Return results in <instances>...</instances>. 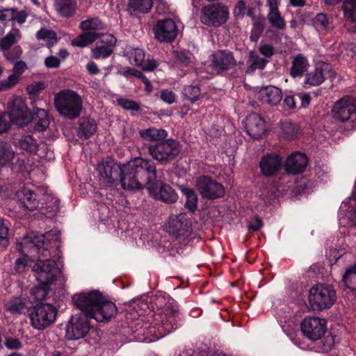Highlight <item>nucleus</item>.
Segmentation results:
<instances>
[{"label": "nucleus", "mask_w": 356, "mask_h": 356, "mask_svg": "<svg viewBox=\"0 0 356 356\" xmlns=\"http://www.w3.org/2000/svg\"><path fill=\"white\" fill-rule=\"evenodd\" d=\"M120 182L125 190H138L156 179L155 164L150 160L136 158L120 168Z\"/></svg>", "instance_id": "obj_1"}, {"label": "nucleus", "mask_w": 356, "mask_h": 356, "mask_svg": "<svg viewBox=\"0 0 356 356\" xmlns=\"http://www.w3.org/2000/svg\"><path fill=\"white\" fill-rule=\"evenodd\" d=\"M178 317L176 303L168 301L163 307L161 313L157 315L156 321L161 322V325L156 323L154 325L146 327L144 331V341L147 343L153 342L175 330L177 327Z\"/></svg>", "instance_id": "obj_2"}, {"label": "nucleus", "mask_w": 356, "mask_h": 356, "mask_svg": "<svg viewBox=\"0 0 356 356\" xmlns=\"http://www.w3.org/2000/svg\"><path fill=\"white\" fill-rule=\"evenodd\" d=\"M60 240V233L57 231H50L44 234H30L22 238L20 243V250L22 252L28 254L40 253L42 256H48V245L51 248L56 247Z\"/></svg>", "instance_id": "obj_3"}, {"label": "nucleus", "mask_w": 356, "mask_h": 356, "mask_svg": "<svg viewBox=\"0 0 356 356\" xmlns=\"http://www.w3.org/2000/svg\"><path fill=\"white\" fill-rule=\"evenodd\" d=\"M54 106L58 113L70 120L78 118L82 111L83 99L72 90H63L56 94Z\"/></svg>", "instance_id": "obj_4"}, {"label": "nucleus", "mask_w": 356, "mask_h": 356, "mask_svg": "<svg viewBox=\"0 0 356 356\" xmlns=\"http://www.w3.org/2000/svg\"><path fill=\"white\" fill-rule=\"evenodd\" d=\"M181 145L172 138L151 144L148 147L149 155L160 164H166L174 160L180 153Z\"/></svg>", "instance_id": "obj_5"}, {"label": "nucleus", "mask_w": 356, "mask_h": 356, "mask_svg": "<svg viewBox=\"0 0 356 356\" xmlns=\"http://www.w3.org/2000/svg\"><path fill=\"white\" fill-rule=\"evenodd\" d=\"M336 300L334 289L329 285L316 284L309 291V302L314 310L330 308Z\"/></svg>", "instance_id": "obj_6"}, {"label": "nucleus", "mask_w": 356, "mask_h": 356, "mask_svg": "<svg viewBox=\"0 0 356 356\" xmlns=\"http://www.w3.org/2000/svg\"><path fill=\"white\" fill-rule=\"evenodd\" d=\"M332 112L335 120L350 123L351 128L356 127L355 101L353 97H344L337 101Z\"/></svg>", "instance_id": "obj_7"}, {"label": "nucleus", "mask_w": 356, "mask_h": 356, "mask_svg": "<svg viewBox=\"0 0 356 356\" xmlns=\"http://www.w3.org/2000/svg\"><path fill=\"white\" fill-rule=\"evenodd\" d=\"M102 294L97 290L76 293L73 296L74 305L82 312L81 314L91 318L94 310L101 302Z\"/></svg>", "instance_id": "obj_8"}, {"label": "nucleus", "mask_w": 356, "mask_h": 356, "mask_svg": "<svg viewBox=\"0 0 356 356\" xmlns=\"http://www.w3.org/2000/svg\"><path fill=\"white\" fill-rule=\"evenodd\" d=\"M229 15V9L227 6L216 3L202 8L200 20L207 26L218 27L227 22Z\"/></svg>", "instance_id": "obj_9"}, {"label": "nucleus", "mask_w": 356, "mask_h": 356, "mask_svg": "<svg viewBox=\"0 0 356 356\" xmlns=\"http://www.w3.org/2000/svg\"><path fill=\"white\" fill-rule=\"evenodd\" d=\"M33 271L40 284H54L60 273L56 263L51 259L38 261L33 266Z\"/></svg>", "instance_id": "obj_10"}, {"label": "nucleus", "mask_w": 356, "mask_h": 356, "mask_svg": "<svg viewBox=\"0 0 356 356\" xmlns=\"http://www.w3.org/2000/svg\"><path fill=\"white\" fill-rule=\"evenodd\" d=\"M56 314V308L50 304L38 305L31 314V325L37 330H43L54 322Z\"/></svg>", "instance_id": "obj_11"}, {"label": "nucleus", "mask_w": 356, "mask_h": 356, "mask_svg": "<svg viewBox=\"0 0 356 356\" xmlns=\"http://www.w3.org/2000/svg\"><path fill=\"white\" fill-rule=\"evenodd\" d=\"M8 113L11 121L19 126L27 124L32 119V113L25 100L20 97H14L9 101Z\"/></svg>", "instance_id": "obj_12"}, {"label": "nucleus", "mask_w": 356, "mask_h": 356, "mask_svg": "<svg viewBox=\"0 0 356 356\" xmlns=\"http://www.w3.org/2000/svg\"><path fill=\"white\" fill-rule=\"evenodd\" d=\"M88 317L79 314L72 316L66 327V337L70 340L83 338L90 330Z\"/></svg>", "instance_id": "obj_13"}, {"label": "nucleus", "mask_w": 356, "mask_h": 356, "mask_svg": "<svg viewBox=\"0 0 356 356\" xmlns=\"http://www.w3.org/2000/svg\"><path fill=\"white\" fill-rule=\"evenodd\" d=\"M197 190L203 197L213 200L225 194L223 186L209 177L202 176L197 179Z\"/></svg>", "instance_id": "obj_14"}, {"label": "nucleus", "mask_w": 356, "mask_h": 356, "mask_svg": "<svg viewBox=\"0 0 356 356\" xmlns=\"http://www.w3.org/2000/svg\"><path fill=\"white\" fill-rule=\"evenodd\" d=\"M301 330L308 339L316 341L325 333L326 321L317 317H306L301 323Z\"/></svg>", "instance_id": "obj_15"}, {"label": "nucleus", "mask_w": 356, "mask_h": 356, "mask_svg": "<svg viewBox=\"0 0 356 356\" xmlns=\"http://www.w3.org/2000/svg\"><path fill=\"white\" fill-rule=\"evenodd\" d=\"M117 42L116 38L110 33H102L97 40L96 46L91 49V56L95 59H104L114 51Z\"/></svg>", "instance_id": "obj_16"}, {"label": "nucleus", "mask_w": 356, "mask_h": 356, "mask_svg": "<svg viewBox=\"0 0 356 356\" xmlns=\"http://www.w3.org/2000/svg\"><path fill=\"white\" fill-rule=\"evenodd\" d=\"M155 38L161 42L172 41L177 35L178 29L170 19L159 20L154 28Z\"/></svg>", "instance_id": "obj_17"}, {"label": "nucleus", "mask_w": 356, "mask_h": 356, "mask_svg": "<svg viewBox=\"0 0 356 356\" xmlns=\"http://www.w3.org/2000/svg\"><path fill=\"white\" fill-rule=\"evenodd\" d=\"M99 181L101 184L108 186L117 179L120 168L113 161H102L98 163Z\"/></svg>", "instance_id": "obj_18"}, {"label": "nucleus", "mask_w": 356, "mask_h": 356, "mask_svg": "<svg viewBox=\"0 0 356 356\" xmlns=\"http://www.w3.org/2000/svg\"><path fill=\"white\" fill-rule=\"evenodd\" d=\"M147 189L151 197L165 203L172 204L178 199V195L174 189L170 186L161 182L151 185Z\"/></svg>", "instance_id": "obj_19"}, {"label": "nucleus", "mask_w": 356, "mask_h": 356, "mask_svg": "<svg viewBox=\"0 0 356 356\" xmlns=\"http://www.w3.org/2000/svg\"><path fill=\"white\" fill-rule=\"evenodd\" d=\"M165 229L170 234L176 237L186 234L190 229V222L186 214L171 215Z\"/></svg>", "instance_id": "obj_20"}, {"label": "nucleus", "mask_w": 356, "mask_h": 356, "mask_svg": "<svg viewBox=\"0 0 356 356\" xmlns=\"http://www.w3.org/2000/svg\"><path fill=\"white\" fill-rule=\"evenodd\" d=\"M245 127L248 135L254 139L263 137L266 132V122L257 113H251L246 118Z\"/></svg>", "instance_id": "obj_21"}, {"label": "nucleus", "mask_w": 356, "mask_h": 356, "mask_svg": "<svg viewBox=\"0 0 356 356\" xmlns=\"http://www.w3.org/2000/svg\"><path fill=\"white\" fill-rule=\"evenodd\" d=\"M118 309L115 305L106 300L102 296L101 302L98 303L91 318L99 323H106L116 315Z\"/></svg>", "instance_id": "obj_22"}, {"label": "nucleus", "mask_w": 356, "mask_h": 356, "mask_svg": "<svg viewBox=\"0 0 356 356\" xmlns=\"http://www.w3.org/2000/svg\"><path fill=\"white\" fill-rule=\"evenodd\" d=\"M211 66L217 72L228 70L236 65V61L229 51L220 50L214 52L211 58Z\"/></svg>", "instance_id": "obj_23"}, {"label": "nucleus", "mask_w": 356, "mask_h": 356, "mask_svg": "<svg viewBox=\"0 0 356 356\" xmlns=\"http://www.w3.org/2000/svg\"><path fill=\"white\" fill-rule=\"evenodd\" d=\"M282 163V158L277 154L271 153L261 158L259 167L264 176H271L280 170Z\"/></svg>", "instance_id": "obj_24"}, {"label": "nucleus", "mask_w": 356, "mask_h": 356, "mask_svg": "<svg viewBox=\"0 0 356 356\" xmlns=\"http://www.w3.org/2000/svg\"><path fill=\"white\" fill-rule=\"evenodd\" d=\"M307 163L308 159L305 154L300 152H293L287 157L284 168L289 173L298 174L306 169Z\"/></svg>", "instance_id": "obj_25"}, {"label": "nucleus", "mask_w": 356, "mask_h": 356, "mask_svg": "<svg viewBox=\"0 0 356 356\" xmlns=\"http://www.w3.org/2000/svg\"><path fill=\"white\" fill-rule=\"evenodd\" d=\"M339 216L341 224H345L346 217H348L350 225L356 226V193L341 204Z\"/></svg>", "instance_id": "obj_26"}, {"label": "nucleus", "mask_w": 356, "mask_h": 356, "mask_svg": "<svg viewBox=\"0 0 356 356\" xmlns=\"http://www.w3.org/2000/svg\"><path fill=\"white\" fill-rule=\"evenodd\" d=\"M16 197L22 207L29 211L35 210L38 206V201L35 193L29 188H22L16 193Z\"/></svg>", "instance_id": "obj_27"}, {"label": "nucleus", "mask_w": 356, "mask_h": 356, "mask_svg": "<svg viewBox=\"0 0 356 356\" xmlns=\"http://www.w3.org/2000/svg\"><path fill=\"white\" fill-rule=\"evenodd\" d=\"M259 97L261 100L270 105H277L280 102L282 94L278 88L268 86L259 90Z\"/></svg>", "instance_id": "obj_28"}, {"label": "nucleus", "mask_w": 356, "mask_h": 356, "mask_svg": "<svg viewBox=\"0 0 356 356\" xmlns=\"http://www.w3.org/2000/svg\"><path fill=\"white\" fill-rule=\"evenodd\" d=\"M54 6L59 15L69 17L74 14L76 2L75 0H55Z\"/></svg>", "instance_id": "obj_29"}, {"label": "nucleus", "mask_w": 356, "mask_h": 356, "mask_svg": "<svg viewBox=\"0 0 356 356\" xmlns=\"http://www.w3.org/2000/svg\"><path fill=\"white\" fill-rule=\"evenodd\" d=\"M139 135L145 140L156 143L164 140L168 136V132L163 129L150 127L140 130Z\"/></svg>", "instance_id": "obj_30"}, {"label": "nucleus", "mask_w": 356, "mask_h": 356, "mask_svg": "<svg viewBox=\"0 0 356 356\" xmlns=\"http://www.w3.org/2000/svg\"><path fill=\"white\" fill-rule=\"evenodd\" d=\"M34 113L32 119L35 124V129L38 131H44L49 125V119L46 110L43 108H34Z\"/></svg>", "instance_id": "obj_31"}, {"label": "nucleus", "mask_w": 356, "mask_h": 356, "mask_svg": "<svg viewBox=\"0 0 356 356\" xmlns=\"http://www.w3.org/2000/svg\"><path fill=\"white\" fill-rule=\"evenodd\" d=\"M324 67H325L327 68L328 67V65H327V64L319 65L318 66H317L316 67V69L314 71L308 73L306 75L305 83L306 84H308L309 86H318V85L321 84L325 79V76H324V74H323Z\"/></svg>", "instance_id": "obj_32"}, {"label": "nucleus", "mask_w": 356, "mask_h": 356, "mask_svg": "<svg viewBox=\"0 0 356 356\" xmlns=\"http://www.w3.org/2000/svg\"><path fill=\"white\" fill-rule=\"evenodd\" d=\"M102 33L88 31L79 35L72 41V44L75 47H83L97 40Z\"/></svg>", "instance_id": "obj_33"}, {"label": "nucleus", "mask_w": 356, "mask_h": 356, "mask_svg": "<svg viewBox=\"0 0 356 356\" xmlns=\"http://www.w3.org/2000/svg\"><path fill=\"white\" fill-rule=\"evenodd\" d=\"M309 67V62L306 58L298 55L293 58L291 69V75L293 77L301 76Z\"/></svg>", "instance_id": "obj_34"}, {"label": "nucleus", "mask_w": 356, "mask_h": 356, "mask_svg": "<svg viewBox=\"0 0 356 356\" xmlns=\"http://www.w3.org/2000/svg\"><path fill=\"white\" fill-rule=\"evenodd\" d=\"M97 130V124L92 119H83L79 126V136L85 139L92 136Z\"/></svg>", "instance_id": "obj_35"}, {"label": "nucleus", "mask_w": 356, "mask_h": 356, "mask_svg": "<svg viewBox=\"0 0 356 356\" xmlns=\"http://www.w3.org/2000/svg\"><path fill=\"white\" fill-rule=\"evenodd\" d=\"M126 55L129 62L136 66H142L144 63L145 54L141 49L129 47L126 50Z\"/></svg>", "instance_id": "obj_36"}, {"label": "nucleus", "mask_w": 356, "mask_h": 356, "mask_svg": "<svg viewBox=\"0 0 356 356\" xmlns=\"http://www.w3.org/2000/svg\"><path fill=\"white\" fill-rule=\"evenodd\" d=\"M249 62L250 66L247 67V73H252L256 69H264L268 63V60L265 58H261L254 51L250 53Z\"/></svg>", "instance_id": "obj_37"}, {"label": "nucleus", "mask_w": 356, "mask_h": 356, "mask_svg": "<svg viewBox=\"0 0 356 356\" xmlns=\"http://www.w3.org/2000/svg\"><path fill=\"white\" fill-rule=\"evenodd\" d=\"M153 6V0H129V6L140 13H149Z\"/></svg>", "instance_id": "obj_38"}, {"label": "nucleus", "mask_w": 356, "mask_h": 356, "mask_svg": "<svg viewBox=\"0 0 356 356\" xmlns=\"http://www.w3.org/2000/svg\"><path fill=\"white\" fill-rule=\"evenodd\" d=\"M343 282L347 288L356 291V264L346 268L343 276Z\"/></svg>", "instance_id": "obj_39"}, {"label": "nucleus", "mask_w": 356, "mask_h": 356, "mask_svg": "<svg viewBox=\"0 0 356 356\" xmlns=\"http://www.w3.org/2000/svg\"><path fill=\"white\" fill-rule=\"evenodd\" d=\"M265 18L259 15L257 19L252 21V29L250 33V39L257 42L264 30Z\"/></svg>", "instance_id": "obj_40"}, {"label": "nucleus", "mask_w": 356, "mask_h": 356, "mask_svg": "<svg viewBox=\"0 0 356 356\" xmlns=\"http://www.w3.org/2000/svg\"><path fill=\"white\" fill-rule=\"evenodd\" d=\"M80 28L87 32H95V31L104 29L105 26L98 18H91L81 22Z\"/></svg>", "instance_id": "obj_41"}, {"label": "nucleus", "mask_w": 356, "mask_h": 356, "mask_svg": "<svg viewBox=\"0 0 356 356\" xmlns=\"http://www.w3.org/2000/svg\"><path fill=\"white\" fill-rule=\"evenodd\" d=\"M345 18L351 22H356V0H346L343 5Z\"/></svg>", "instance_id": "obj_42"}, {"label": "nucleus", "mask_w": 356, "mask_h": 356, "mask_svg": "<svg viewBox=\"0 0 356 356\" xmlns=\"http://www.w3.org/2000/svg\"><path fill=\"white\" fill-rule=\"evenodd\" d=\"M298 131V127L291 122H285L282 124V136L285 139H293L297 136Z\"/></svg>", "instance_id": "obj_43"}, {"label": "nucleus", "mask_w": 356, "mask_h": 356, "mask_svg": "<svg viewBox=\"0 0 356 356\" xmlns=\"http://www.w3.org/2000/svg\"><path fill=\"white\" fill-rule=\"evenodd\" d=\"M51 284H40L31 289V294L35 300H42L45 299L51 290Z\"/></svg>", "instance_id": "obj_44"}, {"label": "nucleus", "mask_w": 356, "mask_h": 356, "mask_svg": "<svg viewBox=\"0 0 356 356\" xmlns=\"http://www.w3.org/2000/svg\"><path fill=\"white\" fill-rule=\"evenodd\" d=\"M182 192L186 196V207L191 211L197 209V198L195 191L189 188H182Z\"/></svg>", "instance_id": "obj_45"}, {"label": "nucleus", "mask_w": 356, "mask_h": 356, "mask_svg": "<svg viewBox=\"0 0 356 356\" xmlns=\"http://www.w3.org/2000/svg\"><path fill=\"white\" fill-rule=\"evenodd\" d=\"M19 147L31 153L37 152V144L34 138L31 136H24L19 140Z\"/></svg>", "instance_id": "obj_46"}, {"label": "nucleus", "mask_w": 356, "mask_h": 356, "mask_svg": "<svg viewBox=\"0 0 356 356\" xmlns=\"http://www.w3.org/2000/svg\"><path fill=\"white\" fill-rule=\"evenodd\" d=\"M183 95L192 102L198 100L200 96V89L197 86H188L183 90Z\"/></svg>", "instance_id": "obj_47"}, {"label": "nucleus", "mask_w": 356, "mask_h": 356, "mask_svg": "<svg viewBox=\"0 0 356 356\" xmlns=\"http://www.w3.org/2000/svg\"><path fill=\"white\" fill-rule=\"evenodd\" d=\"M19 37V31L18 29H13L1 40V49H8L16 42L17 38Z\"/></svg>", "instance_id": "obj_48"}, {"label": "nucleus", "mask_w": 356, "mask_h": 356, "mask_svg": "<svg viewBox=\"0 0 356 356\" xmlns=\"http://www.w3.org/2000/svg\"><path fill=\"white\" fill-rule=\"evenodd\" d=\"M36 37L38 40H44L49 44H54L57 40L56 33L46 29H42L38 31Z\"/></svg>", "instance_id": "obj_49"}, {"label": "nucleus", "mask_w": 356, "mask_h": 356, "mask_svg": "<svg viewBox=\"0 0 356 356\" xmlns=\"http://www.w3.org/2000/svg\"><path fill=\"white\" fill-rule=\"evenodd\" d=\"M268 19L271 25L278 29H284L286 26V23L284 18L281 16L280 12L267 15Z\"/></svg>", "instance_id": "obj_50"}, {"label": "nucleus", "mask_w": 356, "mask_h": 356, "mask_svg": "<svg viewBox=\"0 0 356 356\" xmlns=\"http://www.w3.org/2000/svg\"><path fill=\"white\" fill-rule=\"evenodd\" d=\"M15 153L7 145L1 146V166L10 163L14 158Z\"/></svg>", "instance_id": "obj_51"}, {"label": "nucleus", "mask_w": 356, "mask_h": 356, "mask_svg": "<svg viewBox=\"0 0 356 356\" xmlns=\"http://www.w3.org/2000/svg\"><path fill=\"white\" fill-rule=\"evenodd\" d=\"M6 308L8 311L14 312H20L25 307V304L19 298H15L6 305Z\"/></svg>", "instance_id": "obj_52"}, {"label": "nucleus", "mask_w": 356, "mask_h": 356, "mask_svg": "<svg viewBox=\"0 0 356 356\" xmlns=\"http://www.w3.org/2000/svg\"><path fill=\"white\" fill-rule=\"evenodd\" d=\"M19 81V77L17 76V74H12L8 77L1 81V90H8L15 86Z\"/></svg>", "instance_id": "obj_53"}, {"label": "nucleus", "mask_w": 356, "mask_h": 356, "mask_svg": "<svg viewBox=\"0 0 356 356\" xmlns=\"http://www.w3.org/2000/svg\"><path fill=\"white\" fill-rule=\"evenodd\" d=\"M314 24L319 31H325L328 25V19L327 16L323 13L318 14L316 16Z\"/></svg>", "instance_id": "obj_54"}, {"label": "nucleus", "mask_w": 356, "mask_h": 356, "mask_svg": "<svg viewBox=\"0 0 356 356\" xmlns=\"http://www.w3.org/2000/svg\"><path fill=\"white\" fill-rule=\"evenodd\" d=\"M118 102L120 106L127 110L138 111L140 108L139 105L132 100L120 98L118 99Z\"/></svg>", "instance_id": "obj_55"}, {"label": "nucleus", "mask_w": 356, "mask_h": 356, "mask_svg": "<svg viewBox=\"0 0 356 356\" xmlns=\"http://www.w3.org/2000/svg\"><path fill=\"white\" fill-rule=\"evenodd\" d=\"M246 10V3L243 0H239L236 4L233 13L237 18H243Z\"/></svg>", "instance_id": "obj_56"}, {"label": "nucleus", "mask_w": 356, "mask_h": 356, "mask_svg": "<svg viewBox=\"0 0 356 356\" xmlns=\"http://www.w3.org/2000/svg\"><path fill=\"white\" fill-rule=\"evenodd\" d=\"M44 88L42 82L33 83L26 87V92L31 96H35L40 91Z\"/></svg>", "instance_id": "obj_57"}, {"label": "nucleus", "mask_w": 356, "mask_h": 356, "mask_svg": "<svg viewBox=\"0 0 356 356\" xmlns=\"http://www.w3.org/2000/svg\"><path fill=\"white\" fill-rule=\"evenodd\" d=\"M124 75L125 76H128L129 75L134 76L140 79L145 83V85L149 86V80L142 74L141 72L137 70L128 69L124 72Z\"/></svg>", "instance_id": "obj_58"}, {"label": "nucleus", "mask_w": 356, "mask_h": 356, "mask_svg": "<svg viewBox=\"0 0 356 356\" xmlns=\"http://www.w3.org/2000/svg\"><path fill=\"white\" fill-rule=\"evenodd\" d=\"M259 51L260 54L264 56L266 58H270L274 54V49L273 46L266 43H261L260 44L259 47Z\"/></svg>", "instance_id": "obj_59"}, {"label": "nucleus", "mask_w": 356, "mask_h": 356, "mask_svg": "<svg viewBox=\"0 0 356 356\" xmlns=\"http://www.w3.org/2000/svg\"><path fill=\"white\" fill-rule=\"evenodd\" d=\"M161 98L168 104H172L175 102V95L172 91L166 90L161 92Z\"/></svg>", "instance_id": "obj_60"}, {"label": "nucleus", "mask_w": 356, "mask_h": 356, "mask_svg": "<svg viewBox=\"0 0 356 356\" xmlns=\"http://www.w3.org/2000/svg\"><path fill=\"white\" fill-rule=\"evenodd\" d=\"M26 68V64L24 61H17L13 66V73L17 74V76L20 77Z\"/></svg>", "instance_id": "obj_61"}, {"label": "nucleus", "mask_w": 356, "mask_h": 356, "mask_svg": "<svg viewBox=\"0 0 356 356\" xmlns=\"http://www.w3.org/2000/svg\"><path fill=\"white\" fill-rule=\"evenodd\" d=\"M15 9H3L1 10V20L14 21Z\"/></svg>", "instance_id": "obj_62"}, {"label": "nucleus", "mask_w": 356, "mask_h": 356, "mask_svg": "<svg viewBox=\"0 0 356 356\" xmlns=\"http://www.w3.org/2000/svg\"><path fill=\"white\" fill-rule=\"evenodd\" d=\"M5 345L8 349H19L22 346L21 342L15 338L6 339Z\"/></svg>", "instance_id": "obj_63"}, {"label": "nucleus", "mask_w": 356, "mask_h": 356, "mask_svg": "<svg viewBox=\"0 0 356 356\" xmlns=\"http://www.w3.org/2000/svg\"><path fill=\"white\" fill-rule=\"evenodd\" d=\"M267 6L268 7L267 15H270L280 12L278 0H268Z\"/></svg>", "instance_id": "obj_64"}]
</instances>
